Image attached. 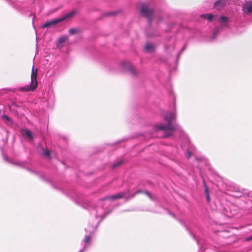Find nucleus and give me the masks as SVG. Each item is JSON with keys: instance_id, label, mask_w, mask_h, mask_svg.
<instances>
[{"instance_id": "5701e85b", "label": "nucleus", "mask_w": 252, "mask_h": 252, "mask_svg": "<svg viewBox=\"0 0 252 252\" xmlns=\"http://www.w3.org/2000/svg\"><path fill=\"white\" fill-rule=\"evenodd\" d=\"M218 32V31H215V32H214V34H213V38H215L216 37V32Z\"/></svg>"}, {"instance_id": "0eeeda50", "label": "nucleus", "mask_w": 252, "mask_h": 252, "mask_svg": "<svg viewBox=\"0 0 252 252\" xmlns=\"http://www.w3.org/2000/svg\"><path fill=\"white\" fill-rule=\"evenodd\" d=\"M228 3V0H218L214 4V7L218 10H220Z\"/></svg>"}, {"instance_id": "bb28decb", "label": "nucleus", "mask_w": 252, "mask_h": 252, "mask_svg": "<svg viewBox=\"0 0 252 252\" xmlns=\"http://www.w3.org/2000/svg\"><path fill=\"white\" fill-rule=\"evenodd\" d=\"M188 154H189V158H190L191 156V154L190 152H189Z\"/></svg>"}, {"instance_id": "4468645a", "label": "nucleus", "mask_w": 252, "mask_h": 252, "mask_svg": "<svg viewBox=\"0 0 252 252\" xmlns=\"http://www.w3.org/2000/svg\"><path fill=\"white\" fill-rule=\"evenodd\" d=\"M2 119H4L7 124L11 125L13 124L12 120L7 115H3L2 117Z\"/></svg>"}, {"instance_id": "6ab92c4d", "label": "nucleus", "mask_w": 252, "mask_h": 252, "mask_svg": "<svg viewBox=\"0 0 252 252\" xmlns=\"http://www.w3.org/2000/svg\"><path fill=\"white\" fill-rule=\"evenodd\" d=\"M77 32V30L76 29H70L69 31V32L70 34H73Z\"/></svg>"}, {"instance_id": "f257e3e1", "label": "nucleus", "mask_w": 252, "mask_h": 252, "mask_svg": "<svg viewBox=\"0 0 252 252\" xmlns=\"http://www.w3.org/2000/svg\"><path fill=\"white\" fill-rule=\"evenodd\" d=\"M176 112H167L164 116V119L167 122V124H161L156 126L155 129L157 131L163 130L166 132L163 136L164 137H167L172 135L173 131L180 130V126L176 124H172V122L176 119Z\"/></svg>"}, {"instance_id": "9b49d317", "label": "nucleus", "mask_w": 252, "mask_h": 252, "mask_svg": "<svg viewBox=\"0 0 252 252\" xmlns=\"http://www.w3.org/2000/svg\"><path fill=\"white\" fill-rule=\"evenodd\" d=\"M68 39V37L66 35H63L60 37L58 40L57 46L58 47H62L63 46V44Z\"/></svg>"}, {"instance_id": "f8f14e48", "label": "nucleus", "mask_w": 252, "mask_h": 252, "mask_svg": "<svg viewBox=\"0 0 252 252\" xmlns=\"http://www.w3.org/2000/svg\"><path fill=\"white\" fill-rule=\"evenodd\" d=\"M22 133L24 136L27 137L30 140L32 139L33 138L32 133L29 130L24 129L22 130Z\"/></svg>"}, {"instance_id": "9d476101", "label": "nucleus", "mask_w": 252, "mask_h": 252, "mask_svg": "<svg viewBox=\"0 0 252 252\" xmlns=\"http://www.w3.org/2000/svg\"><path fill=\"white\" fill-rule=\"evenodd\" d=\"M155 49V46L152 43H147L145 46V50L147 52H153Z\"/></svg>"}, {"instance_id": "aec40b11", "label": "nucleus", "mask_w": 252, "mask_h": 252, "mask_svg": "<svg viewBox=\"0 0 252 252\" xmlns=\"http://www.w3.org/2000/svg\"><path fill=\"white\" fill-rule=\"evenodd\" d=\"M90 240V236L86 235L85 236V240H84L85 242L86 243H88L89 242Z\"/></svg>"}, {"instance_id": "20e7f679", "label": "nucleus", "mask_w": 252, "mask_h": 252, "mask_svg": "<svg viewBox=\"0 0 252 252\" xmlns=\"http://www.w3.org/2000/svg\"><path fill=\"white\" fill-rule=\"evenodd\" d=\"M141 14L151 20L153 16V11L152 9L148 7V5L143 4L140 10Z\"/></svg>"}, {"instance_id": "39448f33", "label": "nucleus", "mask_w": 252, "mask_h": 252, "mask_svg": "<svg viewBox=\"0 0 252 252\" xmlns=\"http://www.w3.org/2000/svg\"><path fill=\"white\" fill-rule=\"evenodd\" d=\"M229 19L228 17L221 15L220 17V18L218 19V23L221 28H227L229 27Z\"/></svg>"}, {"instance_id": "6e6552de", "label": "nucleus", "mask_w": 252, "mask_h": 252, "mask_svg": "<svg viewBox=\"0 0 252 252\" xmlns=\"http://www.w3.org/2000/svg\"><path fill=\"white\" fill-rule=\"evenodd\" d=\"M123 67L124 69H127L131 74H132L133 75L135 74V70L129 63H128V62L123 63Z\"/></svg>"}, {"instance_id": "cd10ccee", "label": "nucleus", "mask_w": 252, "mask_h": 252, "mask_svg": "<svg viewBox=\"0 0 252 252\" xmlns=\"http://www.w3.org/2000/svg\"><path fill=\"white\" fill-rule=\"evenodd\" d=\"M142 192V191H141V190H138V191L137 192V193H140V192Z\"/></svg>"}, {"instance_id": "ddd939ff", "label": "nucleus", "mask_w": 252, "mask_h": 252, "mask_svg": "<svg viewBox=\"0 0 252 252\" xmlns=\"http://www.w3.org/2000/svg\"><path fill=\"white\" fill-rule=\"evenodd\" d=\"M201 17L202 18L207 19L209 21H212L214 18L215 17V15L211 13L204 14L201 15Z\"/></svg>"}, {"instance_id": "7ed1b4c3", "label": "nucleus", "mask_w": 252, "mask_h": 252, "mask_svg": "<svg viewBox=\"0 0 252 252\" xmlns=\"http://www.w3.org/2000/svg\"><path fill=\"white\" fill-rule=\"evenodd\" d=\"M37 73L34 72L33 67L32 68V71L31 74V84L28 86L21 87L20 90L22 92H29L33 91L37 87V81L36 80Z\"/></svg>"}, {"instance_id": "412c9836", "label": "nucleus", "mask_w": 252, "mask_h": 252, "mask_svg": "<svg viewBox=\"0 0 252 252\" xmlns=\"http://www.w3.org/2000/svg\"><path fill=\"white\" fill-rule=\"evenodd\" d=\"M44 154L46 156H50V152L49 151H45L44 152Z\"/></svg>"}, {"instance_id": "a878e982", "label": "nucleus", "mask_w": 252, "mask_h": 252, "mask_svg": "<svg viewBox=\"0 0 252 252\" xmlns=\"http://www.w3.org/2000/svg\"><path fill=\"white\" fill-rule=\"evenodd\" d=\"M85 249H86V246H85L84 247V248L82 250H81L79 252H83L85 250Z\"/></svg>"}, {"instance_id": "1a4fd4ad", "label": "nucleus", "mask_w": 252, "mask_h": 252, "mask_svg": "<svg viewBox=\"0 0 252 252\" xmlns=\"http://www.w3.org/2000/svg\"><path fill=\"white\" fill-rule=\"evenodd\" d=\"M122 197H126V194L123 193H119L115 195H113L112 196H108L105 197L104 200H113L118 198H120Z\"/></svg>"}, {"instance_id": "a211bd4d", "label": "nucleus", "mask_w": 252, "mask_h": 252, "mask_svg": "<svg viewBox=\"0 0 252 252\" xmlns=\"http://www.w3.org/2000/svg\"><path fill=\"white\" fill-rule=\"evenodd\" d=\"M94 229H95V226L92 227V228L91 229H90L89 228H86L85 229L86 231H88L90 233H92L93 231V230H94Z\"/></svg>"}, {"instance_id": "2eb2a0df", "label": "nucleus", "mask_w": 252, "mask_h": 252, "mask_svg": "<svg viewBox=\"0 0 252 252\" xmlns=\"http://www.w3.org/2000/svg\"><path fill=\"white\" fill-rule=\"evenodd\" d=\"M99 210V212H98V211L97 212V214L96 215V217H98L99 218H100L101 219V220H102L105 217L106 215H103L102 214H101V211H102V209L101 208H99L98 209Z\"/></svg>"}, {"instance_id": "f03ea898", "label": "nucleus", "mask_w": 252, "mask_h": 252, "mask_svg": "<svg viewBox=\"0 0 252 252\" xmlns=\"http://www.w3.org/2000/svg\"><path fill=\"white\" fill-rule=\"evenodd\" d=\"M75 13H76V11L75 10H73L72 11L69 12V13L66 14L65 16H64L61 18H57V19H52L49 21H48L46 22H45L41 26V27L43 28L50 27L54 26L60 22H61L66 19H68L71 18L72 17H73V16H74L75 15Z\"/></svg>"}, {"instance_id": "dca6fc26", "label": "nucleus", "mask_w": 252, "mask_h": 252, "mask_svg": "<svg viewBox=\"0 0 252 252\" xmlns=\"http://www.w3.org/2000/svg\"><path fill=\"white\" fill-rule=\"evenodd\" d=\"M205 194L208 202L210 201V197L208 188L205 186Z\"/></svg>"}, {"instance_id": "393cba45", "label": "nucleus", "mask_w": 252, "mask_h": 252, "mask_svg": "<svg viewBox=\"0 0 252 252\" xmlns=\"http://www.w3.org/2000/svg\"><path fill=\"white\" fill-rule=\"evenodd\" d=\"M252 240V236L247 238V240Z\"/></svg>"}, {"instance_id": "423d86ee", "label": "nucleus", "mask_w": 252, "mask_h": 252, "mask_svg": "<svg viewBox=\"0 0 252 252\" xmlns=\"http://www.w3.org/2000/svg\"><path fill=\"white\" fill-rule=\"evenodd\" d=\"M243 13L245 15L252 12V1H248L242 7Z\"/></svg>"}, {"instance_id": "4be33fe9", "label": "nucleus", "mask_w": 252, "mask_h": 252, "mask_svg": "<svg viewBox=\"0 0 252 252\" xmlns=\"http://www.w3.org/2000/svg\"><path fill=\"white\" fill-rule=\"evenodd\" d=\"M144 193H145V194H147V195L149 197H150V198H151V195H150V193H149V192H147V191H145V192H144Z\"/></svg>"}, {"instance_id": "f3484780", "label": "nucleus", "mask_w": 252, "mask_h": 252, "mask_svg": "<svg viewBox=\"0 0 252 252\" xmlns=\"http://www.w3.org/2000/svg\"><path fill=\"white\" fill-rule=\"evenodd\" d=\"M118 13V11H114L112 12H107L106 13V15L108 16H113L116 15Z\"/></svg>"}, {"instance_id": "b1692460", "label": "nucleus", "mask_w": 252, "mask_h": 252, "mask_svg": "<svg viewBox=\"0 0 252 252\" xmlns=\"http://www.w3.org/2000/svg\"><path fill=\"white\" fill-rule=\"evenodd\" d=\"M121 164V162H120L117 163L116 164L114 165L113 167H115L116 166H118L119 165H120Z\"/></svg>"}]
</instances>
